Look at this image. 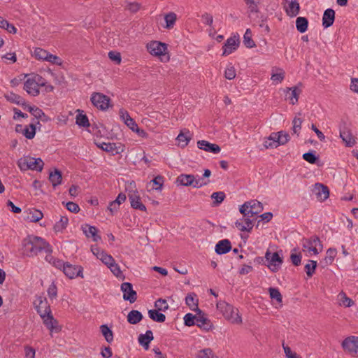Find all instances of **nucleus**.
<instances>
[{"mask_svg": "<svg viewBox=\"0 0 358 358\" xmlns=\"http://www.w3.org/2000/svg\"><path fill=\"white\" fill-rule=\"evenodd\" d=\"M22 250L24 256L33 257L42 251L50 254L52 252V248L44 238L31 234L22 240Z\"/></svg>", "mask_w": 358, "mask_h": 358, "instance_id": "1", "label": "nucleus"}, {"mask_svg": "<svg viewBox=\"0 0 358 358\" xmlns=\"http://www.w3.org/2000/svg\"><path fill=\"white\" fill-rule=\"evenodd\" d=\"M217 308L222 313L224 317L233 324H241L242 317L239 315L238 310L226 301L217 303Z\"/></svg>", "mask_w": 358, "mask_h": 358, "instance_id": "2", "label": "nucleus"}, {"mask_svg": "<svg viewBox=\"0 0 358 358\" xmlns=\"http://www.w3.org/2000/svg\"><path fill=\"white\" fill-rule=\"evenodd\" d=\"M17 164L22 171L27 170L41 171L44 166V162L41 158H34L30 156L21 157Z\"/></svg>", "mask_w": 358, "mask_h": 358, "instance_id": "3", "label": "nucleus"}, {"mask_svg": "<svg viewBox=\"0 0 358 358\" xmlns=\"http://www.w3.org/2000/svg\"><path fill=\"white\" fill-rule=\"evenodd\" d=\"M148 51L153 56L161 57V61L169 62L170 57L167 53V44L160 41H153L146 45Z\"/></svg>", "mask_w": 358, "mask_h": 358, "instance_id": "4", "label": "nucleus"}, {"mask_svg": "<svg viewBox=\"0 0 358 358\" xmlns=\"http://www.w3.org/2000/svg\"><path fill=\"white\" fill-rule=\"evenodd\" d=\"M41 80L43 78L38 74L28 78L24 83V90L33 96H38L40 93L39 87L45 85V83H40Z\"/></svg>", "mask_w": 358, "mask_h": 358, "instance_id": "5", "label": "nucleus"}, {"mask_svg": "<svg viewBox=\"0 0 358 358\" xmlns=\"http://www.w3.org/2000/svg\"><path fill=\"white\" fill-rule=\"evenodd\" d=\"M265 259L268 262L267 266L273 273L278 271L283 263V259L280 257L278 252L271 254L269 250H267Z\"/></svg>", "mask_w": 358, "mask_h": 358, "instance_id": "6", "label": "nucleus"}, {"mask_svg": "<svg viewBox=\"0 0 358 358\" xmlns=\"http://www.w3.org/2000/svg\"><path fill=\"white\" fill-rule=\"evenodd\" d=\"M90 100L95 107L101 110L108 109L110 101V99L108 96L100 92H94Z\"/></svg>", "mask_w": 358, "mask_h": 358, "instance_id": "7", "label": "nucleus"}, {"mask_svg": "<svg viewBox=\"0 0 358 358\" xmlns=\"http://www.w3.org/2000/svg\"><path fill=\"white\" fill-rule=\"evenodd\" d=\"M340 137L345 142V145L348 147H352L355 145L356 141L355 138L351 133L349 127H348L347 122L342 120L340 126Z\"/></svg>", "mask_w": 358, "mask_h": 358, "instance_id": "8", "label": "nucleus"}, {"mask_svg": "<svg viewBox=\"0 0 358 358\" xmlns=\"http://www.w3.org/2000/svg\"><path fill=\"white\" fill-rule=\"evenodd\" d=\"M303 248L308 249L309 252H313L314 255H317L322 250L323 246L317 236H313L310 238H303Z\"/></svg>", "mask_w": 358, "mask_h": 358, "instance_id": "9", "label": "nucleus"}, {"mask_svg": "<svg viewBox=\"0 0 358 358\" xmlns=\"http://www.w3.org/2000/svg\"><path fill=\"white\" fill-rule=\"evenodd\" d=\"M342 348L352 356L358 354V336H349L342 342Z\"/></svg>", "mask_w": 358, "mask_h": 358, "instance_id": "10", "label": "nucleus"}, {"mask_svg": "<svg viewBox=\"0 0 358 358\" xmlns=\"http://www.w3.org/2000/svg\"><path fill=\"white\" fill-rule=\"evenodd\" d=\"M194 310L196 312V325L206 331L212 329L213 325L205 313L199 308H196Z\"/></svg>", "mask_w": 358, "mask_h": 358, "instance_id": "11", "label": "nucleus"}, {"mask_svg": "<svg viewBox=\"0 0 358 358\" xmlns=\"http://www.w3.org/2000/svg\"><path fill=\"white\" fill-rule=\"evenodd\" d=\"M63 273L70 279L80 276L83 278V268L81 266L73 265L69 262H66L62 270Z\"/></svg>", "mask_w": 358, "mask_h": 358, "instance_id": "12", "label": "nucleus"}, {"mask_svg": "<svg viewBox=\"0 0 358 358\" xmlns=\"http://www.w3.org/2000/svg\"><path fill=\"white\" fill-rule=\"evenodd\" d=\"M121 291L123 292V299L131 303H134L137 299V293L133 289L131 283L125 282L121 285Z\"/></svg>", "mask_w": 358, "mask_h": 358, "instance_id": "13", "label": "nucleus"}, {"mask_svg": "<svg viewBox=\"0 0 358 358\" xmlns=\"http://www.w3.org/2000/svg\"><path fill=\"white\" fill-rule=\"evenodd\" d=\"M239 44L240 41L238 35L229 37L224 43V45L222 47V55L227 56L231 54L238 48Z\"/></svg>", "mask_w": 358, "mask_h": 358, "instance_id": "14", "label": "nucleus"}, {"mask_svg": "<svg viewBox=\"0 0 358 358\" xmlns=\"http://www.w3.org/2000/svg\"><path fill=\"white\" fill-rule=\"evenodd\" d=\"M34 305L36 312L38 314H39L40 316L43 315V313L45 312L48 313L51 311L50 306L48 303L47 299L44 296H38L36 300L34 302Z\"/></svg>", "mask_w": 358, "mask_h": 358, "instance_id": "15", "label": "nucleus"}, {"mask_svg": "<svg viewBox=\"0 0 358 358\" xmlns=\"http://www.w3.org/2000/svg\"><path fill=\"white\" fill-rule=\"evenodd\" d=\"M128 197L131 203V206L133 208L138 209L141 211H146V207L141 201V198L137 191H130L128 194Z\"/></svg>", "mask_w": 358, "mask_h": 358, "instance_id": "16", "label": "nucleus"}, {"mask_svg": "<svg viewBox=\"0 0 358 358\" xmlns=\"http://www.w3.org/2000/svg\"><path fill=\"white\" fill-rule=\"evenodd\" d=\"M285 94V99H289L290 103L292 105L296 104L299 101V97L301 93V90L298 86L292 87H287L284 90Z\"/></svg>", "mask_w": 358, "mask_h": 358, "instance_id": "17", "label": "nucleus"}, {"mask_svg": "<svg viewBox=\"0 0 358 358\" xmlns=\"http://www.w3.org/2000/svg\"><path fill=\"white\" fill-rule=\"evenodd\" d=\"M103 151L110 152L113 155L120 154L124 151V146L120 143L118 145L115 143H102L100 145H97Z\"/></svg>", "mask_w": 358, "mask_h": 358, "instance_id": "18", "label": "nucleus"}, {"mask_svg": "<svg viewBox=\"0 0 358 358\" xmlns=\"http://www.w3.org/2000/svg\"><path fill=\"white\" fill-rule=\"evenodd\" d=\"M314 191L315 192L317 199L320 201H324L329 196V189L327 186L323 184L316 183Z\"/></svg>", "mask_w": 358, "mask_h": 358, "instance_id": "19", "label": "nucleus"}, {"mask_svg": "<svg viewBox=\"0 0 358 358\" xmlns=\"http://www.w3.org/2000/svg\"><path fill=\"white\" fill-rule=\"evenodd\" d=\"M251 217H244L235 222L236 227L241 231L250 232L253 227L254 220L250 219Z\"/></svg>", "mask_w": 358, "mask_h": 358, "instance_id": "20", "label": "nucleus"}, {"mask_svg": "<svg viewBox=\"0 0 358 358\" xmlns=\"http://www.w3.org/2000/svg\"><path fill=\"white\" fill-rule=\"evenodd\" d=\"M197 146L199 149L203 150L206 152H209L213 154L220 152V147L215 143H211L205 140H201L197 142Z\"/></svg>", "mask_w": 358, "mask_h": 358, "instance_id": "21", "label": "nucleus"}, {"mask_svg": "<svg viewBox=\"0 0 358 358\" xmlns=\"http://www.w3.org/2000/svg\"><path fill=\"white\" fill-rule=\"evenodd\" d=\"M232 249L231 243L228 239H222L217 243L215 250L217 255H224Z\"/></svg>", "mask_w": 358, "mask_h": 358, "instance_id": "22", "label": "nucleus"}, {"mask_svg": "<svg viewBox=\"0 0 358 358\" xmlns=\"http://www.w3.org/2000/svg\"><path fill=\"white\" fill-rule=\"evenodd\" d=\"M154 339L153 333L151 330H147L145 334H140L138 338V343L145 350L150 348V343Z\"/></svg>", "mask_w": 358, "mask_h": 358, "instance_id": "23", "label": "nucleus"}, {"mask_svg": "<svg viewBox=\"0 0 358 358\" xmlns=\"http://www.w3.org/2000/svg\"><path fill=\"white\" fill-rule=\"evenodd\" d=\"M82 230L85 235L87 237H92L93 241L96 242L101 240V236L97 234L98 229L94 226H91L88 224L82 225Z\"/></svg>", "mask_w": 358, "mask_h": 358, "instance_id": "24", "label": "nucleus"}, {"mask_svg": "<svg viewBox=\"0 0 358 358\" xmlns=\"http://www.w3.org/2000/svg\"><path fill=\"white\" fill-rule=\"evenodd\" d=\"M41 317L43 320V324L49 330H57L55 324H57L58 322L54 318L52 314V311L48 313H47V312L44 313L43 315L41 316Z\"/></svg>", "mask_w": 358, "mask_h": 358, "instance_id": "25", "label": "nucleus"}, {"mask_svg": "<svg viewBox=\"0 0 358 358\" xmlns=\"http://www.w3.org/2000/svg\"><path fill=\"white\" fill-rule=\"evenodd\" d=\"M335 20V11L332 8H327L324 10L322 17V26L324 28L331 27Z\"/></svg>", "mask_w": 358, "mask_h": 358, "instance_id": "26", "label": "nucleus"}, {"mask_svg": "<svg viewBox=\"0 0 358 358\" xmlns=\"http://www.w3.org/2000/svg\"><path fill=\"white\" fill-rule=\"evenodd\" d=\"M24 213L26 214V216L24 219L32 222H37L43 217V213L35 208L29 209V210L25 211Z\"/></svg>", "mask_w": 358, "mask_h": 358, "instance_id": "27", "label": "nucleus"}, {"mask_svg": "<svg viewBox=\"0 0 358 358\" xmlns=\"http://www.w3.org/2000/svg\"><path fill=\"white\" fill-rule=\"evenodd\" d=\"M336 255V249L331 248H329L326 252L325 257L320 262L322 267L324 268L328 265H331L333 263Z\"/></svg>", "mask_w": 358, "mask_h": 358, "instance_id": "28", "label": "nucleus"}, {"mask_svg": "<svg viewBox=\"0 0 358 358\" xmlns=\"http://www.w3.org/2000/svg\"><path fill=\"white\" fill-rule=\"evenodd\" d=\"M127 319L129 324H136L143 319V315L139 310H131L129 312Z\"/></svg>", "mask_w": 358, "mask_h": 358, "instance_id": "29", "label": "nucleus"}, {"mask_svg": "<svg viewBox=\"0 0 358 358\" xmlns=\"http://www.w3.org/2000/svg\"><path fill=\"white\" fill-rule=\"evenodd\" d=\"M193 181L194 175L182 173L177 177L176 183L178 185L187 187L191 186L193 184Z\"/></svg>", "mask_w": 358, "mask_h": 358, "instance_id": "30", "label": "nucleus"}, {"mask_svg": "<svg viewBox=\"0 0 358 358\" xmlns=\"http://www.w3.org/2000/svg\"><path fill=\"white\" fill-rule=\"evenodd\" d=\"M288 16L293 17L296 16L300 11V5L297 0H291L288 6L285 8Z\"/></svg>", "mask_w": 358, "mask_h": 358, "instance_id": "31", "label": "nucleus"}, {"mask_svg": "<svg viewBox=\"0 0 358 358\" xmlns=\"http://www.w3.org/2000/svg\"><path fill=\"white\" fill-rule=\"evenodd\" d=\"M49 180L50 181L54 187L60 185L62 181V171L56 168L54 169L53 171H50L49 173Z\"/></svg>", "mask_w": 358, "mask_h": 358, "instance_id": "32", "label": "nucleus"}, {"mask_svg": "<svg viewBox=\"0 0 358 358\" xmlns=\"http://www.w3.org/2000/svg\"><path fill=\"white\" fill-rule=\"evenodd\" d=\"M5 99L10 102L15 103L18 106L25 105V99L19 94H17L13 92L4 94Z\"/></svg>", "mask_w": 358, "mask_h": 358, "instance_id": "33", "label": "nucleus"}, {"mask_svg": "<svg viewBox=\"0 0 358 358\" xmlns=\"http://www.w3.org/2000/svg\"><path fill=\"white\" fill-rule=\"evenodd\" d=\"M78 114L76 117V123L77 125H78L80 127H90V124L88 120L87 116L85 114H83V111L78 109L76 110Z\"/></svg>", "mask_w": 358, "mask_h": 358, "instance_id": "34", "label": "nucleus"}, {"mask_svg": "<svg viewBox=\"0 0 358 358\" xmlns=\"http://www.w3.org/2000/svg\"><path fill=\"white\" fill-rule=\"evenodd\" d=\"M158 309H151L148 310V316L153 321L157 322H164L166 320V315L159 312Z\"/></svg>", "mask_w": 358, "mask_h": 358, "instance_id": "35", "label": "nucleus"}, {"mask_svg": "<svg viewBox=\"0 0 358 358\" xmlns=\"http://www.w3.org/2000/svg\"><path fill=\"white\" fill-rule=\"evenodd\" d=\"M249 202L250 207L248 212H250V217H253L263 210L264 207L261 202L257 200H251Z\"/></svg>", "mask_w": 358, "mask_h": 358, "instance_id": "36", "label": "nucleus"}, {"mask_svg": "<svg viewBox=\"0 0 358 358\" xmlns=\"http://www.w3.org/2000/svg\"><path fill=\"white\" fill-rule=\"evenodd\" d=\"M179 145L181 148H185L187 145L191 140V134L189 130L185 129V132L180 131L177 137Z\"/></svg>", "mask_w": 358, "mask_h": 358, "instance_id": "37", "label": "nucleus"}, {"mask_svg": "<svg viewBox=\"0 0 358 358\" xmlns=\"http://www.w3.org/2000/svg\"><path fill=\"white\" fill-rule=\"evenodd\" d=\"M308 20L305 17H298L296 20V27L299 32L304 33L307 31Z\"/></svg>", "mask_w": 358, "mask_h": 358, "instance_id": "38", "label": "nucleus"}, {"mask_svg": "<svg viewBox=\"0 0 358 358\" xmlns=\"http://www.w3.org/2000/svg\"><path fill=\"white\" fill-rule=\"evenodd\" d=\"M36 125L34 123H31L22 129V134L27 139H33L36 135Z\"/></svg>", "mask_w": 358, "mask_h": 358, "instance_id": "39", "label": "nucleus"}, {"mask_svg": "<svg viewBox=\"0 0 358 358\" xmlns=\"http://www.w3.org/2000/svg\"><path fill=\"white\" fill-rule=\"evenodd\" d=\"M101 332L104 337L105 340L111 343L113 341V331L108 327L107 324H102L100 326Z\"/></svg>", "mask_w": 358, "mask_h": 358, "instance_id": "40", "label": "nucleus"}, {"mask_svg": "<svg viewBox=\"0 0 358 358\" xmlns=\"http://www.w3.org/2000/svg\"><path fill=\"white\" fill-rule=\"evenodd\" d=\"M303 159L310 164H315L319 162V156L316 155V151L309 150L302 156Z\"/></svg>", "mask_w": 358, "mask_h": 358, "instance_id": "41", "label": "nucleus"}, {"mask_svg": "<svg viewBox=\"0 0 358 358\" xmlns=\"http://www.w3.org/2000/svg\"><path fill=\"white\" fill-rule=\"evenodd\" d=\"M177 20V15L173 12H169L164 15L165 28L170 29L173 27Z\"/></svg>", "mask_w": 358, "mask_h": 358, "instance_id": "42", "label": "nucleus"}, {"mask_svg": "<svg viewBox=\"0 0 358 358\" xmlns=\"http://www.w3.org/2000/svg\"><path fill=\"white\" fill-rule=\"evenodd\" d=\"M68 223V217L66 216H62L60 220L55 224L53 229L56 232L62 231L66 228Z\"/></svg>", "mask_w": 358, "mask_h": 358, "instance_id": "43", "label": "nucleus"}, {"mask_svg": "<svg viewBox=\"0 0 358 358\" xmlns=\"http://www.w3.org/2000/svg\"><path fill=\"white\" fill-rule=\"evenodd\" d=\"M150 182L152 183V189L161 191L164 185V178L161 175H158L151 180Z\"/></svg>", "mask_w": 358, "mask_h": 358, "instance_id": "44", "label": "nucleus"}, {"mask_svg": "<svg viewBox=\"0 0 358 358\" xmlns=\"http://www.w3.org/2000/svg\"><path fill=\"white\" fill-rule=\"evenodd\" d=\"M243 43L248 48H255L256 46L255 41L252 38V32L250 29H247L244 34Z\"/></svg>", "mask_w": 358, "mask_h": 358, "instance_id": "45", "label": "nucleus"}, {"mask_svg": "<svg viewBox=\"0 0 358 358\" xmlns=\"http://www.w3.org/2000/svg\"><path fill=\"white\" fill-rule=\"evenodd\" d=\"M0 28L4 29L8 31V32L10 34H15L17 31V29L13 24L9 23L8 21L0 17Z\"/></svg>", "mask_w": 358, "mask_h": 358, "instance_id": "46", "label": "nucleus"}, {"mask_svg": "<svg viewBox=\"0 0 358 358\" xmlns=\"http://www.w3.org/2000/svg\"><path fill=\"white\" fill-rule=\"evenodd\" d=\"M317 263L315 260H308V263L305 265V271L308 277H312L315 272Z\"/></svg>", "mask_w": 358, "mask_h": 358, "instance_id": "47", "label": "nucleus"}, {"mask_svg": "<svg viewBox=\"0 0 358 358\" xmlns=\"http://www.w3.org/2000/svg\"><path fill=\"white\" fill-rule=\"evenodd\" d=\"M226 195L224 192H213L211 195L213 206H217L220 205L225 199Z\"/></svg>", "mask_w": 358, "mask_h": 358, "instance_id": "48", "label": "nucleus"}, {"mask_svg": "<svg viewBox=\"0 0 358 358\" xmlns=\"http://www.w3.org/2000/svg\"><path fill=\"white\" fill-rule=\"evenodd\" d=\"M268 293L271 299L276 300L278 303H282V296L278 288H268Z\"/></svg>", "mask_w": 358, "mask_h": 358, "instance_id": "49", "label": "nucleus"}, {"mask_svg": "<svg viewBox=\"0 0 358 358\" xmlns=\"http://www.w3.org/2000/svg\"><path fill=\"white\" fill-rule=\"evenodd\" d=\"M48 52L47 50L41 48H36L34 50L32 55L38 60L46 61Z\"/></svg>", "mask_w": 358, "mask_h": 358, "instance_id": "50", "label": "nucleus"}, {"mask_svg": "<svg viewBox=\"0 0 358 358\" xmlns=\"http://www.w3.org/2000/svg\"><path fill=\"white\" fill-rule=\"evenodd\" d=\"M217 357L213 353L211 348H204L199 351L196 358H214Z\"/></svg>", "mask_w": 358, "mask_h": 358, "instance_id": "51", "label": "nucleus"}, {"mask_svg": "<svg viewBox=\"0 0 358 358\" xmlns=\"http://www.w3.org/2000/svg\"><path fill=\"white\" fill-rule=\"evenodd\" d=\"M196 315L192 313H187L184 317V324L187 327H192L196 324Z\"/></svg>", "mask_w": 358, "mask_h": 358, "instance_id": "52", "label": "nucleus"}, {"mask_svg": "<svg viewBox=\"0 0 358 358\" xmlns=\"http://www.w3.org/2000/svg\"><path fill=\"white\" fill-rule=\"evenodd\" d=\"M278 134H279V140L277 143L278 146L285 145L289 141L290 136L287 132L285 131H280Z\"/></svg>", "mask_w": 358, "mask_h": 358, "instance_id": "53", "label": "nucleus"}, {"mask_svg": "<svg viewBox=\"0 0 358 358\" xmlns=\"http://www.w3.org/2000/svg\"><path fill=\"white\" fill-rule=\"evenodd\" d=\"M155 307L165 312L169 309V305L167 304L166 300L159 298L155 302Z\"/></svg>", "mask_w": 358, "mask_h": 358, "instance_id": "54", "label": "nucleus"}, {"mask_svg": "<svg viewBox=\"0 0 358 358\" xmlns=\"http://www.w3.org/2000/svg\"><path fill=\"white\" fill-rule=\"evenodd\" d=\"M196 294L194 293L188 294L185 298V303L190 308L192 306L198 308V299H195Z\"/></svg>", "mask_w": 358, "mask_h": 358, "instance_id": "55", "label": "nucleus"}, {"mask_svg": "<svg viewBox=\"0 0 358 358\" xmlns=\"http://www.w3.org/2000/svg\"><path fill=\"white\" fill-rule=\"evenodd\" d=\"M108 268H110V271L115 275L119 278L122 275V271L119 265L114 260L110 265L108 266Z\"/></svg>", "mask_w": 358, "mask_h": 358, "instance_id": "56", "label": "nucleus"}, {"mask_svg": "<svg viewBox=\"0 0 358 358\" xmlns=\"http://www.w3.org/2000/svg\"><path fill=\"white\" fill-rule=\"evenodd\" d=\"M108 55L109 59L111 61L114 62L116 64H120L122 62V57L119 52L111 50L108 52Z\"/></svg>", "mask_w": 358, "mask_h": 358, "instance_id": "57", "label": "nucleus"}, {"mask_svg": "<svg viewBox=\"0 0 358 358\" xmlns=\"http://www.w3.org/2000/svg\"><path fill=\"white\" fill-rule=\"evenodd\" d=\"M303 120L301 118L295 117L292 120V131L294 134H296L299 136V132L301 129V124Z\"/></svg>", "mask_w": 358, "mask_h": 358, "instance_id": "58", "label": "nucleus"}, {"mask_svg": "<svg viewBox=\"0 0 358 358\" xmlns=\"http://www.w3.org/2000/svg\"><path fill=\"white\" fill-rule=\"evenodd\" d=\"M47 292H48V295L49 296V298L50 299H55L57 296V287L56 286V284L55 283V282H52L48 290H47Z\"/></svg>", "mask_w": 358, "mask_h": 358, "instance_id": "59", "label": "nucleus"}, {"mask_svg": "<svg viewBox=\"0 0 358 358\" xmlns=\"http://www.w3.org/2000/svg\"><path fill=\"white\" fill-rule=\"evenodd\" d=\"M249 205H250V203L246 201L240 206L239 211L243 215V217H250V212H248L250 207Z\"/></svg>", "mask_w": 358, "mask_h": 358, "instance_id": "60", "label": "nucleus"}, {"mask_svg": "<svg viewBox=\"0 0 358 358\" xmlns=\"http://www.w3.org/2000/svg\"><path fill=\"white\" fill-rule=\"evenodd\" d=\"M31 114L37 120V121L35 123L36 125L37 124V125L41 126V124H40V122L38 121V120L40 118H42V117H45V114L44 113V112L41 108L36 106V108H34V110Z\"/></svg>", "mask_w": 358, "mask_h": 358, "instance_id": "61", "label": "nucleus"}, {"mask_svg": "<svg viewBox=\"0 0 358 358\" xmlns=\"http://www.w3.org/2000/svg\"><path fill=\"white\" fill-rule=\"evenodd\" d=\"M224 77L228 80H232L236 77V70L233 66H228L226 69Z\"/></svg>", "mask_w": 358, "mask_h": 358, "instance_id": "62", "label": "nucleus"}, {"mask_svg": "<svg viewBox=\"0 0 358 358\" xmlns=\"http://www.w3.org/2000/svg\"><path fill=\"white\" fill-rule=\"evenodd\" d=\"M302 256L301 253L292 252L290 255V259L293 265L297 266L301 264Z\"/></svg>", "mask_w": 358, "mask_h": 358, "instance_id": "63", "label": "nucleus"}, {"mask_svg": "<svg viewBox=\"0 0 358 358\" xmlns=\"http://www.w3.org/2000/svg\"><path fill=\"white\" fill-rule=\"evenodd\" d=\"M340 295L341 296V302H342V304L345 306V307H351L353 304H354V301L350 298H348L345 293L344 292H341L340 294Z\"/></svg>", "mask_w": 358, "mask_h": 358, "instance_id": "64", "label": "nucleus"}]
</instances>
